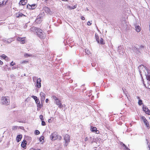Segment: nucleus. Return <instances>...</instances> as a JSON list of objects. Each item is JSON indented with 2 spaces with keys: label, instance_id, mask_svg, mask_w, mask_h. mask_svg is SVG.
Masks as SVG:
<instances>
[{
  "label": "nucleus",
  "instance_id": "1",
  "mask_svg": "<svg viewBox=\"0 0 150 150\" xmlns=\"http://www.w3.org/2000/svg\"><path fill=\"white\" fill-rule=\"evenodd\" d=\"M52 98L54 100V102L55 104L57 105L60 108H62L63 107V105L61 103V101L55 96H53Z\"/></svg>",
  "mask_w": 150,
  "mask_h": 150
},
{
  "label": "nucleus",
  "instance_id": "2",
  "mask_svg": "<svg viewBox=\"0 0 150 150\" xmlns=\"http://www.w3.org/2000/svg\"><path fill=\"white\" fill-rule=\"evenodd\" d=\"M1 103L3 104L6 105H8L10 103V100L8 97H3L1 99Z\"/></svg>",
  "mask_w": 150,
  "mask_h": 150
},
{
  "label": "nucleus",
  "instance_id": "3",
  "mask_svg": "<svg viewBox=\"0 0 150 150\" xmlns=\"http://www.w3.org/2000/svg\"><path fill=\"white\" fill-rule=\"evenodd\" d=\"M42 30L40 29L37 30V34L38 36L40 38H45V34L42 32Z\"/></svg>",
  "mask_w": 150,
  "mask_h": 150
},
{
  "label": "nucleus",
  "instance_id": "4",
  "mask_svg": "<svg viewBox=\"0 0 150 150\" xmlns=\"http://www.w3.org/2000/svg\"><path fill=\"white\" fill-rule=\"evenodd\" d=\"M57 132H54L50 136V139L52 141L57 140Z\"/></svg>",
  "mask_w": 150,
  "mask_h": 150
},
{
  "label": "nucleus",
  "instance_id": "5",
  "mask_svg": "<svg viewBox=\"0 0 150 150\" xmlns=\"http://www.w3.org/2000/svg\"><path fill=\"white\" fill-rule=\"evenodd\" d=\"M36 7V4H34L31 5L28 4L27 6V7L30 9H33Z\"/></svg>",
  "mask_w": 150,
  "mask_h": 150
},
{
  "label": "nucleus",
  "instance_id": "6",
  "mask_svg": "<svg viewBox=\"0 0 150 150\" xmlns=\"http://www.w3.org/2000/svg\"><path fill=\"white\" fill-rule=\"evenodd\" d=\"M25 37H23V38L18 37L17 38V40L21 42V43L22 44H24L25 43Z\"/></svg>",
  "mask_w": 150,
  "mask_h": 150
},
{
  "label": "nucleus",
  "instance_id": "7",
  "mask_svg": "<svg viewBox=\"0 0 150 150\" xmlns=\"http://www.w3.org/2000/svg\"><path fill=\"white\" fill-rule=\"evenodd\" d=\"M40 96L41 98V101L42 102L44 101L45 99V94L43 92H41L40 93Z\"/></svg>",
  "mask_w": 150,
  "mask_h": 150
},
{
  "label": "nucleus",
  "instance_id": "8",
  "mask_svg": "<svg viewBox=\"0 0 150 150\" xmlns=\"http://www.w3.org/2000/svg\"><path fill=\"white\" fill-rule=\"evenodd\" d=\"M143 111L147 114L150 115V110L148 109L147 108L145 107H144V106L143 107Z\"/></svg>",
  "mask_w": 150,
  "mask_h": 150
},
{
  "label": "nucleus",
  "instance_id": "9",
  "mask_svg": "<svg viewBox=\"0 0 150 150\" xmlns=\"http://www.w3.org/2000/svg\"><path fill=\"white\" fill-rule=\"evenodd\" d=\"M41 81L40 78L38 79L37 80V86L38 88H40L41 87Z\"/></svg>",
  "mask_w": 150,
  "mask_h": 150
},
{
  "label": "nucleus",
  "instance_id": "10",
  "mask_svg": "<svg viewBox=\"0 0 150 150\" xmlns=\"http://www.w3.org/2000/svg\"><path fill=\"white\" fill-rule=\"evenodd\" d=\"M97 37H98V38H99L98 36H96V40L98 43H100V44L102 45H103L105 43V42H103V38H101L100 40V41H99Z\"/></svg>",
  "mask_w": 150,
  "mask_h": 150
},
{
  "label": "nucleus",
  "instance_id": "11",
  "mask_svg": "<svg viewBox=\"0 0 150 150\" xmlns=\"http://www.w3.org/2000/svg\"><path fill=\"white\" fill-rule=\"evenodd\" d=\"M91 130L93 132H96V133H99V131L97 130V128L95 127L91 126Z\"/></svg>",
  "mask_w": 150,
  "mask_h": 150
},
{
  "label": "nucleus",
  "instance_id": "12",
  "mask_svg": "<svg viewBox=\"0 0 150 150\" xmlns=\"http://www.w3.org/2000/svg\"><path fill=\"white\" fill-rule=\"evenodd\" d=\"M27 2V0H21L19 3V4L20 5H25Z\"/></svg>",
  "mask_w": 150,
  "mask_h": 150
},
{
  "label": "nucleus",
  "instance_id": "13",
  "mask_svg": "<svg viewBox=\"0 0 150 150\" xmlns=\"http://www.w3.org/2000/svg\"><path fill=\"white\" fill-rule=\"evenodd\" d=\"M44 10L46 13L49 14H51L52 13L50 9L48 7H46L44 8Z\"/></svg>",
  "mask_w": 150,
  "mask_h": 150
},
{
  "label": "nucleus",
  "instance_id": "14",
  "mask_svg": "<svg viewBox=\"0 0 150 150\" xmlns=\"http://www.w3.org/2000/svg\"><path fill=\"white\" fill-rule=\"evenodd\" d=\"M38 29H38L37 28L35 27H32L30 29V30L31 31H32L33 32H35L36 33L37 32V30Z\"/></svg>",
  "mask_w": 150,
  "mask_h": 150
},
{
  "label": "nucleus",
  "instance_id": "15",
  "mask_svg": "<svg viewBox=\"0 0 150 150\" xmlns=\"http://www.w3.org/2000/svg\"><path fill=\"white\" fill-rule=\"evenodd\" d=\"M64 140L65 141H69L70 139V138L69 135L67 134H66L64 137Z\"/></svg>",
  "mask_w": 150,
  "mask_h": 150
},
{
  "label": "nucleus",
  "instance_id": "16",
  "mask_svg": "<svg viewBox=\"0 0 150 150\" xmlns=\"http://www.w3.org/2000/svg\"><path fill=\"white\" fill-rule=\"evenodd\" d=\"M27 141H22L21 146L23 148L25 147L27 145Z\"/></svg>",
  "mask_w": 150,
  "mask_h": 150
},
{
  "label": "nucleus",
  "instance_id": "17",
  "mask_svg": "<svg viewBox=\"0 0 150 150\" xmlns=\"http://www.w3.org/2000/svg\"><path fill=\"white\" fill-rule=\"evenodd\" d=\"M25 16L22 13H18L16 14V16L17 18L21 17L23 16Z\"/></svg>",
  "mask_w": 150,
  "mask_h": 150
},
{
  "label": "nucleus",
  "instance_id": "18",
  "mask_svg": "<svg viewBox=\"0 0 150 150\" xmlns=\"http://www.w3.org/2000/svg\"><path fill=\"white\" fill-rule=\"evenodd\" d=\"M144 122L145 125H146L147 128L148 129H149L150 128V126L148 121L147 120L146 121H145Z\"/></svg>",
  "mask_w": 150,
  "mask_h": 150
},
{
  "label": "nucleus",
  "instance_id": "19",
  "mask_svg": "<svg viewBox=\"0 0 150 150\" xmlns=\"http://www.w3.org/2000/svg\"><path fill=\"white\" fill-rule=\"evenodd\" d=\"M22 135H18L16 138L17 141H20L22 138Z\"/></svg>",
  "mask_w": 150,
  "mask_h": 150
},
{
  "label": "nucleus",
  "instance_id": "20",
  "mask_svg": "<svg viewBox=\"0 0 150 150\" xmlns=\"http://www.w3.org/2000/svg\"><path fill=\"white\" fill-rule=\"evenodd\" d=\"M144 46L142 45H141L140 46H138V47L137 46L136 47H134V48L136 50H137L138 51L139 50L142 49V48H144Z\"/></svg>",
  "mask_w": 150,
  "mask_h": 150
},
{
  "label": "nucleus",
  "instance_id": "21",
  "mask_svg": "<svg viewBox=\"0 0 150 150\" xmlns=\"http://www.w3.org/2000/svg\"><path fill=\"white\" fill-rule=\"evenodd\" d=\"M135 30L137 32H139L141 30V28L139 26H135Z\"/></svg>",
  "mask_w": 150,
  "mask_h": 150
},
{
  "label": "nucleus",
  "instance_id": "22",
  "mask_svg": "<svg viewBox=\"0 0 150 150\" xmlns=\"http://www.w3.org/2000/svg\"><path fill=\"white\" fill-rule=\"evenodd\" d=\"M31 140V137H28V136H25V137L23 141H26L28 140L30 141Z\"/></svg>",
  "mask_w": 150,
  "mask_h": 150
},
{
  "label": "nucleus",
  "instance_id": "23",
  "mask_svg": "<svg viewBox=\"0 0 150 150\" xmlns=\"http://www.w3.org/2000/svg\"><path fill=\"white\" fill-rule=\"evenodd\" d=\"M146 77L147 80L150 79V73L147 71V74H146Z\"/></svg>",
  "mask_w": 150,
  "mask_h": 150
},
{
  "label": "nucleus",
  "instance_id": "24",
  "mask_svg": "<svg viewBox=\"0 0 150 150\" xmlns=\"http://www.w3.org/2000/svg\"><path fill=\"white\" fill-rule=\"evenodd\" d=\"M1 57L4 59H5V60H8L7 59H8V58L7 57L5 54H2V55L1 56Z\"/></svg>",
  "mask_w": 150,
  "mask_h": 150
},
{
  "label": "nucleus",
  "instance_id": "25",
  "mask_svg": "<svg viewBox=\"0 0 150 150\" xmlns=\"http://www.w3.org/2000/svg\"><path fill=\"white\" fill-rule=\"evenodd\" d=\"M6 3V2L4 0H0V5H4Z\"/></svg>",
  "mask_w": 150,
  "mask_h": 150
},
{
  "label": "nucleus",
  "instance_id": "26",
  "mask_svg": "<svg viewBox=\"0 0 150 150\" xmlns=\"http://www.w3.org/2000/svg\"><path fill=\"white\" fill-rule=\"evenodd\" d=\"M24 56L26 57H32V55L31 54H28L27 53H25L24 54Z\"/></svg>",
  "mask_w": 150,
  "mask_h": 150
},
{
  "label": "nucleus",
  "instance_id": "27",
  "mask_svg": "<svg viewBox=\"0 0 150 150\" xmlns=\"http://www.w3.org/2000/svg\"><path fill=\"white\" fill-rule=\"evenodd\" d=\"M138 103L139 105H142L143 104V103H142V100H141V99L139 100L138 102Z\"/></svg>",
  "mask_w": 150,
  "mask_h": 150
},
{
  "label": "nucleus",
  "instance_id": "28",
  "mask_svg": "<svg viewBox=\"0 0 150 150\" xmlns=\"http://www.w3.org/2000/svg\"><path fill=\"white\" fill-rule=\"evenodd\" d=\"M37 105V107H38V109H40L41 108V107L42 106V105L41 104H40V103L39 104H38Z\"/></svg>",
  "mask_w": 150,
  "mask_h": 150
},
{
  "label": "nucleus",
  "instance_id": "29",
  "mask_svg": "<svg viewBox=\"0 0 150 150\" xmlns=\"http://www.w3.org/2000/svg\"><path fill=\"white\" fill-rule=\"evenodd\" d=\"M40 133V132L39 131L37 130H36L35 131V134L36 135H38Z\"/></svg>",
  "mask_w": 150,
  "mask_h": 150
},
{
  "label": "nucleus",
  "instance_id": "30",
  "mask_svg": "<svg viewBox=\"0 0 150 150\" xmlns=\"http://www.w3.org/2000/svg\"><path fill=\"white\" fill-rule=\"evenodd\" d=\"M41 125L42 126H45L46 125L45 122L43 120H42Z\"/></svg>",
  "mask_w": 150,
  "mask_h": 150
},
{
  "label": "nucleus",
  "instance_id": "31",
  "mask_svg": "<svg viewBox=\"0 0 150 150\" xmlns=\"http://www.w3.org/2000/svg\"><path fill=\"white\" fill-rule=\"evenodd\" d=\"M148 80V84H149V86H148V88L149 89H150V79H149Z\"/></svg>",
  "mask_w": 150,
  "mask_h": 150
},
{
  "label": "nucleus",
  "instance_id": "32",
  "mask_svg": "<svg viewBox=\"0 0 150 150\" xmlns=\"http://www.w3.org/2000/svg\"><path fill=\"white\" fill-rule=\"evenodd\" d=\"M123 146L125 147V148L126 149V148H128L124 144H123L122 142H121L120 143Z\"/></svg>",
  "mask_w": 150,
  "mask_h": 150
},
{
  "label": "nucleus",
  "instance_id": "33",
  "mask_svg": "<svg viewBox=\"0 0 150 150\" xmlns=\"http://www.w3.org/2000/svg\"><path fill=\"white\" fill-rule=\"evenodd\" d=\"M35 102L37 104H39V103H40L39 100L38 98L35 100Z\"/></svg>",
  "mask_w": 150,
  "mask_h": 150
},
{
  "label": "nucleus",
  "instance_id": "34",
  "mask_svg": "<svg viewBox=\"0 0 150 150\" xmlns=\"http://www.w3.org/2000/svg\"><path fill=\"white\" fill-rule=\"evenodd\" d=\"M40 118L41 120H44V117L43 115H40Z\"/></svg>",
  "mask_w": 150,
  "mask_h": 150
},
{
  "label": "nucleus",
  "instance_id": "35",
  "mask_svg": "<svg viewBox=\"0 0 150 150\" xmlns=\"http://www.w3.org/2000/svg\"><path fill=\"white\" fill-rule=\"evenodd\" d=\"M44 137L43 136H41L39 138V141H42V140H44Z\"/></svg>",
  "mask_w": 150,
  "mask_h": 150
},
{
  "label": "nucleus",
  "instance_id": "36",
  "mask_svg": "<svg viewBox=\"0 0 150 150\" xmlns=\"http://www.w3.org/2000/svg\"><path fill=\"white\" fill-rule=\"evenodd\" d=\"M142 121L144 122L145 121H146L147 120L144 117H142Z\"/></svg>",
  "mask_w": 150,
  "mask_h": 150
},
{
  "label": "nucleus",
  "instance_id": "37",
  "mask_svg": "<svg viewBox=\"0 0 150 150\" xmlns=\"http://www.w3.org/2000/svg\"><path fill=\"white\" fill-rule=\"evenodd\" d=\"M31 97L32 98H33L35 100L38 98L36 96H32Z\"/></svg>",
  "mask_w": 150,
  "mask_h": 150
},
{
  "label": "nucleus",
  "instance_id": "38",
  "mask_svg": "<svg viewBox=\"0 0 150 150\" xmlns=\"http://www.w3.org/2000/svg\"><path fill=\"white\" fill-rule=\"evenodd\" d=\"M62 137L60 136L57 135V140H60L61 139Z\"/></svg>",
  "mask_w": 150,
  "mask_h": 150
},
{
  "label": "nucleus",
  "instance_id": "39",
  "mask_svg": "<svg viewBox=\"0 0 150 150\" xmlns=\"http://www.w3.org/2000/svg\"><path fill=\"white\" fill-rule=\"evenodd\" d=\"M70 141H65L64 146H67L69 142Z\"/></svg>",
  "mask_w": 150,
  "mask_h": 150
},
{
  "label": "nucleus",
  "instance_id": "40",
  "mask_svg": "<svg viewBox=\"0 0 150 150\" xmlns=\"http://www.w3.org/2000/svg\"><path fill=\"white\" fill-rule=\"evenodd\" d=\"M28 62V61H24L22 62V64H26Z\"/></svg>",
  "mask_w": 150,
  "mask_h": 150
},
{
  "label": "nucleus",
  "instance_id": "41",
  "mask_svg": "<svg viewBox=\"0 0 150 150\" xmlns=\"http://www.w3.org/2000/svg\"><path fill=\"white\" fill-rule=\"evenodd\" d=\"M147 144L148 145V147L149 148V150H150V143H149V142L148 141L147 142Z\"/></svg>",
  "mask_w": 150,
  "mask_h": 150
},
{
  "label": "nucleus",
  "instance_id": "42",
  "mask_svg": "<svg viewBox=\"0 0 150 150\" xmlns=\"http://www.w3.org/2000/svg\"><path fill=\"white\" fill-rule=\"evenodd\" d=\"M91 23L90 21H88L87 23V25H90L91 24Z\"/></svg>",
  "mask_w": 150,
  "mask_h": 150
},
{
  "label": "nucleus",
  "instance_id": "43",
  "mask_svg": "<svg viewBox=\"0 0 150 150\" xmlns=\"http://www.w3.org/2000/svg\"><path fill=\"white\" fill-rule=\"evenodd\" d=\"M10 64L11 66H13L15 64V63L13 62V61H12L11 63Z\"/></svg>",
  "mask_w": 150,
  "mask_h": 150
},
{
  "label": "nucleus",
  "instance_id": "44",
  "mask_svg": "<svg viewBox=\"0 0 150 150\" xmlns=\"http://www.w3.org/2000/svg\"><path fill=\"white\" fill-rule=\"evenodd\" d=\"M92 143L93 145H95L96 144H97V142H96V141L93 142H92Z\"/></svg>",
  "mask_w": 150,
  "mask_h": 150
},
{
  "label": "nucleus",
  "instance_id": "45",
  "mask_svg": "<svg viewBox=\"0 0 150 150\" xmlns=\"http://www.w3.org/2000/svg\"><path fill=\"white\" fill-rule=\"evenodd\" d=\"M81 19L82 20H85V18L83 16H81Z\"/></svg>",
  "mask_w": 150,
  "mask_h": 150
},
{
  "label": "nucleus",
  "instance_id": "46",
  "mask_svg": "<svg viewBox=\"0 0 150 150\" xmlns=\"http://www.w3.org/2000/svg\"><path fill=\"white\" fill-rule=\"evenodd\" d=\"M3 64V62L0 60V64L2 65Z\"/></svg>",
  "mask_w": 150,
  "mask_h": 150
},
{
  "label": "nucleus",
  "instance_id": "47",
  "mask_svg": "<svg viewBox=\"0 0 150 150\" xmlns=\"http://www.w3.org/2000/svg\"><path fill=\"white\" fill-rule=\"evenodd\" d=\"M36 78V77L34 76L33 77V80L34 81V80H35V79Z\"/></svg>",
  "mask_w": 150,
  "mask_h": 150
},
{
  "label": "nucleus",
  "instance_id": "48",
  "mask_svg": "<svg viewBox=\"0 0 150 150\" xmlns=\"http://www.w3.org/2000/svg\"><path fill=\"white\" fill-rule=\"evenodd\" d=\"M142 66L143 67H144V66L143 65H140L138 67V68L139 69H140V68Z\"/></svg>",
  "mask_w": 150,
  "mask_h": 150
},
{
  "label": "nucleus",
  "instance_id": "49",
  "mask_svg": "<svg viewBox=\"0 0 150 150\" xmlns=\"http://www.w3.org/2000/svg\"><path fill=\"white\" fill-rule=\"evenodd\" d=\"M48 99H47L46 100H45V101H46V103H47L48 101Z\"/></svg>",
  "mask_w": 150,
  "mask_h": 150
},
{
  "label": "nucleus",
  "instance_id": "50",
  "mask_svg": "<svg viewBox=\"0 0 150 150\" xmlns=\"http://www.w3.org/2000/svg\"><path fill=\"white\" fill-rule=\"evenodd\" d=\"M8 43H10V42H12V41H8L7 40V41Z\"/></svg>",
  "mask_w": 150,
  "mask_h": 150
},
{
  "label": "nucleus",
  "instance_id": "51",
  "mask_svg": "<svg viewBox=\"0 0 150 150\" xmlns=\"http://www.w3.org/2000/svg\"><path fill=\"white\" fill-rule=\"evenodd\" d=\"M126 150H130V149L129 148H126Z\"/></svg>",
  "mask_w": 150,
  "mask_h": 150
},
{
  "label": "nucleus",
  "instance_id": "52",
  "mask_svg": "<svg viewBox=\"0 0 150 150\" xmlns=\"http://www.w3.org/2000/svg\"><path fill=\"white\" fill-rule=\"evenodd\" d=\"M51 120V119H49L48 120V121L49 122H50V121Z\"/></svg>",
  "mask_w": 150,
  "mask_h": 150
},
{
  "label": "nucleus",
  "instance_id": "53",
  "mask_svg": "<svg viewBox=\"0 0 150 150\" xmlns=\"http://www.w3.org/2000/svg\"><path fill=\"white\" fill-rule=\"evenodd\" d=\"M44 141H42V142L41 143L42 144H43L44 143Z\"/></svg>",
  "mask_w": 150,
  "mask_h": 150
},
{
  "label": "nucleus",
  "instance_id": "54",
  "mask_svg": "<svg viewBox=\"0 0 150 150\" xmlns=\"http://www.w3.org/2000/svg\"><path fill=\"white\" fill-rule=\"evenodd\" d=\"M76 8V7H75V6H74V8Z\"/></svg>",
  "mask_w": 150,
  "mask_h": 150
},
{
  "label": "nucleus",
  "instance_id": "55",
  "mask_svg": "<svg viewBox=\"0 0 150 150\" xmlns=\"http://www.w3.org/2000/svg\"><path fill=\"white\" fill-rule=\"evenodd\" d=\"M137 98H138V99H139V97H137Z\"/></svg>",
  "mask_w": 150,
  "mask_h": 150
},
{
  "label": "nucleus",
  "instance_id": "56",
  "mask_svg": "<svg viewBox=\"0 0 150 150\" xmlns=\"http://www.w3.org/2000/svg\"><path fill=\"white\" fill-rule=\"evenodd\" d=\"M149 27H150V25H149Z\"/></svg>",
  "mask_w": 150,
  "mask_h": 150
},
{
  "label": "nucleus",
  "instance_id": "57",
  "mask_svg": "<svg viewBox=\"0 0 150 150\" xmlns=\"http://www.w3.org/2000/svg\"><path fill=\"white\" fill-rule=\"evenodd\" d=\"M38 150H41V149H38Z\"/></svg>",
  "mask_w": 150,
  "mask_h": 150
}]
</instances>
